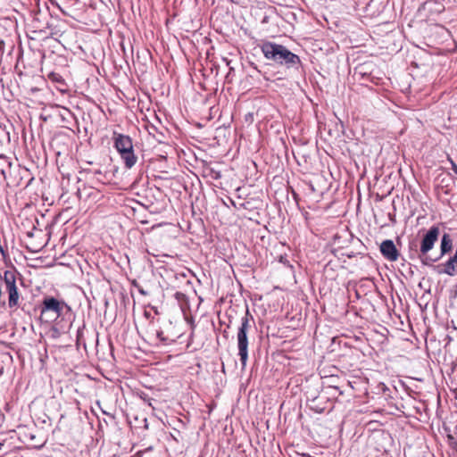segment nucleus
<instances>
[{"label": "nucleus", "instance_id": "obj_1", "mask_svg": "<svg viewBox=\"0 0 457 457\" xmlns=\"http://www.w3.org/2000/svg\"><path fill=\"white\" fill-rule=\"evenodd\" d=\"M262 51L267 59L281 64L292 66L299 62V57L282 45L266 42L262 46Z\"/></svg>", "mask_w": 457, "mask_h": 457}, {"label": "nucleus", "instance_id": "obj_2", "mask_svg": "<svg viewBox=\"0 0 457 457\" xmlns=\"http://www.w3.org/2000/svg\"><path fill=\"white\" fill-rule=\"evenodd\" d=\"M252 328L250 323V313L246 310L245 315L241 318L240 326L237 332V345L238 350V356L242 368L246 366L248 361V348H249V332Z\"/></svg>", "mask_w": 457, "mask_h": 457}, {"label": "nucleus", "instance_id": "obj_3", "mask_svg": "<svg viewBox=\"0 0 457 457\" xmlns=\"http://www.w3.org/2000/svg\"><path fill=\"white\" fill-rule=\"evenodd\" d=\"M40 320L49 322L57 319L63 313L64 309L70 311V306L63 301H60L53 296L44 297L40 305Z\"/></svg>", "mask_w": 457, "mask_h": 457}, {"label": "nucleus", "instance_id": "obj_4", "mask_svg": "<svg viewBox=\"0 0 457 457\" xmlns=\"http://www.w3.org/2000/svg\"><path fill=\"white\" fill-rule=\"evenodd\" d=\"M4 281L8 292V304L10 308L16 307L19 303V293L16 287V276L13 270H5L4 272Z\"/></svg>", "mask_w": 457, "mask_h": 457}, {"label": "nucleus", "instance_id": "obj_5", "mask_svg": "<svg viewBox=\"0 0 457 457\" xmlns=\"http://www.w3.org/2000/svg\"><path fill=\"white\" fill-rule=\"evenodd\" d=\"M440 229L436 226H432L428 231L424 235L420 243V253L426 255L430 250L433 249L435 243L438 239Z\"/></svg>", "mask_w": 457, "mask_h": 457}, {"label": "nucleus", "instance_id": "obj_6", "mask_svg": "<svg viewBox=\"0 0 457 457\" xmlns=\"http://www.w3.org/2000/svg\"><path fill=\"white\" fill-rule=\"evenodd\" d=\"M435 269L438 274L455 276L457 274V251L447 262L436 265Z\"/></svg>", "mask_w": 457, "mask_h": 457}, {"label": "nucleus", "instance_id": "obj_7", "mask_svg": "<svg viewBox=\"0 0 457 457\" xmlns=\"http://www.w3.org/2000/svg\"><path fill=\"white\" fill-rule=\"evenodd\" d=\"M113 143L119 154L134 147L130 137L117 132L113 133Z\"/></svg>", "mask_w": 457, "mask_h": 457}, {"label": "nucleus", "instance_id": "obj_8", "mask_svg": "<svg viewBox=\"0 0 457 457\" xmlns=\"http://www.w3.org/2000/svg\"><path fill=\"white\" fill-rule=\"evenodd\" d=\"M380 252L382 255L390 262H395L399 257V252L396 249L394 242L390 239L384 240L381 243Z\"/></svg>", "mask_w": 457, "mask_h": 457}, {"label": "nucleus", "instance_id": "obj_9", "mask_svg": "<svg viewBox=\"0 0 457 457\" xmlns=\"http://www.w3.org/2000/svg\"><path fill=\"white\" fill-rule=\"evenodd\" d=\"M447 4L449 3L442 0H428L423 7L432 14H439L445 11Z\"/></svg>", "mask_w": 457, "mask_h": 457}, {"label": "nucleus", "instance_id": "obj_10", "mask_svg": "<svg viewBox=\"0 0 457 457\" xmlns=\"http://www.w3.org/2000/svg\"><path fill=\"white\" fill-rule=\"evenodd\" d=\"M120 156L127 169H131L137 162V156L134 152V147L129 151L123 152Z\"/></svg>", "mask_w": 457, "mask_h": 457}, {"label": "nucleus", "instance_id": "obj_11", "mask_svg": "<svg viewBox=\"0 0 457 457\" xmlns=\"http://www.w3.org/2000/svg\"><path fill=\"white\" fill-rule=\"evenodd\" d=\"M453 248V240L449 234H444L441 239L440 251L441 256L449 253Z\"/></svg>", "mask_w": 457, "mask_h": 457}, {"label": "nucleus", "instance_id": "obj_12", "mask_svg": "<svg viewBox=\"0 0 457 457\" xmlns=\"http://www.w3.org/2000/svg\"><path fill=\"white\" fill-rule=\"evenodd\" d=\"M156 337L157 338L162 342L164 345H169L175 341L174 338H171L168 336H164V332L162 330H156Z\"/></svg>", "mask_w": 457, "mask_h": 457}, {"label": "nucleus", "instance_id": "obj_13", "mask_svg": "<svg viewBox=\"0 0 457 457\" xmlns=\"http://www.w3.org/2000/svg\"><path fill=\"white\" fill-rule=\"evenodd\" d=\"M49 78L53 80V81H56V82H62L63 79H62V77L57 74V73H51L49 75Z\"/></svg>", "mask_w": 457, "mask_h": 457}, {"label": "nucleus", "instance_id": "obj_14", "mask_svg": "<svg viewBox=\"0 0 457 457\" xmlns=\"http://www.w3.org/2000/svg\"><path fill=\"white\" fill-rule=\"evenodd\" d=\"M174 296L178 301H184L186 299V295L181 292H176Z\"/></svg>", "mask_w": 457, "mask_h": 457}, {"label": "nucleus", "instance_id": "obj_15", "mask_svg": "<svg viewBox=\"0 0 457 457\" xmlns=\"http://www.w3.org/2000/svg\"><path fill=\"white\" fill-rule=\"evenodd\" d=\"M142 398H143V400H144L145 402H146V403H148V405H150V406L152 405V403H151V400H152V399H151V398L146 397V395H145L144 397L142 396Z\"/></svg>", "mask_w": 457, "mask_h": 457}, {"label": "nucleus", "instance_id": "obj_16", "mask_svg": "<svg viewBox=\"0 0 457 457\" xmlns=\"http://www.w3.org/2000/svg\"><path fill=\"white\" fill-rule=\"evenodd\" d=\"M452 169L457 174V165L453 162H452Z\"/></svg>", "mask_w": 457, "mask_h": 457}, {"label": "nucleus", "instance_id": "obj_17", "mask_svg": "<svg viewBox=\"0 0 457 457\" xmlns=\"http://www.w3.org/2000/svg\"><path fill=\"white\" fill-rule=\"evenodd\" d=\"M94 174H95V175H102V171H101L100 170H96L94 171Z\"/></svg>", "mask_w": 457, "mask_h": 457}, {"label": "nucleus", "instance_id": "obj_18", "mask_svg": "<svg viewBox=\"0 0 457 457\" xmlns=\"http://www.w3.org/2000/svg\"><path fill=\"white\" fill-rule=\"evenodd\" d=\"M151 128L153 129V131H157L156 128L154 126H151Z\"/></svg>", "mask_w": 457, "mask_h": 457}, {"label": "nucleus", "instance_id": "obj_19", "mask_svg": "<svg viewBox=\"0 0 457 457\" xmlns=\"http://www.w3.org/2000/svg\"><path fill=\"white\" fill-rule=\"evenodd\" d=\"M139 292H140L141 294H143V295H145V292L144 290H142V289H140V290H139Z\"/></svg>", "mask_w": 457, "mask_h": 457}, {"label": "nucleus", "instance_id": "obj_20", "mask_svg": "<svg viewBox=\"0 0 457 457\" xmlns=\"http://www.w3.org/2000/svg\"><path fill=\"white\" fill-rule=\"evenodd\" d=\"M158 134L160 135V137H164V136H163V134H162V132H160V133L158 132Z\"/></svg>", "mask_w": 457, "mask_h": 457}, {"label": "nucleus", "instance_id": "obj_21", "mask_svg": "<svg viewBox=\"0 0 457 457\" xmlns=\"http://www.w3.org/2000/svg\"><path fill=\"white\" fill-rule=\"evenodd\" d=\"M156 139H157L159 142H161V141H162V138H161V137H156Z\"/></svg>", "mask_w": 457, "mask_h": 457}, {"label": "nucleus", "instance_id": "obj_22", "mask_svg": "<svg viewBox=\"0 0 457 457\" xmlns=\"http://www.w3.org/2000/svg\"><path fill=\"white\" fill-rule=\"evenodd\" d=\"M0 158H1V159H3V160H4V161H6L5 157H4V156H3V155H0Z\"/></svg>", "mask_w": 457, "mask_h": 457}, {"label": "nucleus", "instance_id": "obj_23", "mask_svg": "<svg viewBox=\"0 0 457 457\" xmlns=\"http://www.w3.org/2000/svg\"><path fill=\"white\" fill-rule=\"evenodd\" d=\"M76 2H78L79 0H75Z\"/></svg>", "mask_w": 457, "mask_h": 457}]
</instances>
